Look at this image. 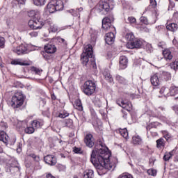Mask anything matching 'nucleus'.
<instances>
[{"label": "nucleus", "instance_id": "864d4df0", "mask_svg": "<svg viewBox=\"0 0 178 178\" xmlns=\"http://www.w3.org/2000/svg\"><path fill=\"white\" fill-rule=\"evenodd\" d=\"M56 40L60 44H63V45H67L66 40L65 39L60 38V37H57Z\"/></svg>", "mask_w": 178, "mask_h": 178}, {"label": "nucleus", "instance_id": "a19ab883", "mask_svg": "<svg viewBox=\"0 0 178 178\" xmlns=\"http://www.w3.org/2000/svg\"><path fill=\"white\" fill-rule=\"evenodd\" d=\"M33 1L36 6H44L47 2L46 0H33Z\"/></svg>", "mask_w": 178, "mask_h": 178}, {"label": "nucleus", "instance_id": "4d7b16f0", "mask_svg": "<svg viewBox=\"0 0 178 178\" xmlns=\"http://www.w3.org/2000/svg\"><path fill=\"white\" fill-rule=\"evenodd\" d=\"M73 151L75 154H83V150L80 147H74Z\"/></svg>", "mask_w": 178, "mask_h": 178}, {"label": "nucleus", "instance_id": "8fccbe9b", "mask_svg": "<svg viewBox=\"0 0 178 178\" xmlns=\"http://www.w3.org/2000/svg\"><path fill=\"white\" fill-rule=\"evenodd\" d=\"M136 20L134 17H129L127 21V23H129L130 24H134L136 23Z\"/></svg>", "mask_w": 178, "mask_h": 178}, {"label": "nucleus", "instance_id": "a18cd8bd", "mask_svg": "<svg viewBox=\"0 0 178 178\" xmlns=\"http://www.w3.org/2000/svg\"><path fill=\"white\" fill-rule=\"evenodd\" d=\"M116 81L120 82L121 84H124V83H127L126 79L124 77L121 76L120 75L116 76Z\"/></svg>", "mask_w": 178, "mask_h": 178}, {"label": "nucleus", "instance_id": "f704fd0d", "mask_svg": "<svg viewBox=\"0 0 178 178\" xmlns=\"http://www.w3.org/2000/svg\"><path fill=\"white\" fill-rule=\"evenodd\" d=\"M160 94H161V95H163L164 97H169L170 96L169 88L166 86H163L160 89Z\"/></svg>", "mask_w": 178, "mask_h": 178}, {"label": "nucleus", "instance_id": "20e7f679", "mask_svg": "<svg viewBox=\"0 0 178 178\" xmlns=\"http://www.w3.org/2000/svg\"><path fill=\"white\" fill-rule=\"evenodd\" d=\"M92 46L90 44H87L81 56V61L83 66H87V63L90 61V58H92Z\"/></svg>", "mask_w": 178, "mask_h": 178}, {"label": "nucleus", "instance_id": "c9c22d12", "mask_svg": "<svg viewBox=\"0 0 178 178\" xmlns=\"http://www.w3.org/2000/svg\"><path fill=\"white\" fill-rule=\"evenodd\" d=\"M75 109H77V111H79L81 112L83 111V104H81V100L77 99L74 105Z\"/></svg>", "mask_w": 178, "mask_h": 178}, {"label": "nucleus", "instance_id": "4be33fe9", "mask_svg": "<svg viewBox=\"0 0 178 178\" xmlns=\"http://www.w3.org/2000/svg\"><path fill=\"white\" fill-rule=\"evenodd\" d=\"M128 60L126 56H122L120 57V66L121 69H126L127 67Z\"/></svg>", "mask_w": 178, "mask_h": 178}, {"label": "nucleus", "instance_id": "bf43d9fd", "mask_svg": "<svg viewBox=\"0 0 178 178\" xmlns=\"http://www.w3.org/2000/svg\"><path fill=\"white\" fill-rule=\"evenodd\" d=\"M175 1H170V4H169L168 8H169L170 9H172V8H175Z\"/></svg>", "mask_w": 178, "mask_h": 178}, {"label": "nucleus", "instance_id": "7ed1b4c3", "mask_svg": "<svg viewBox=\"0 0 178 178\" xmlns=\"http://www.w3.org/2000/svg\"><path fill=\"white\" fill-rule=\"evenodd\" d=\"M24 104V95L22 92H17L11 99L10 106L15 110L20 109Z\"/></svg>", "mask_w": 178, "mask_h": 178}, {"label": "nucleus", "instance_id": "cd10ccee", "mask_svg": "<svg viewBox=\"0 0 178 178\" xmlns=\"http://www.w3.org/2000/svg\"><path fill=\"white\" fill-rule=\"evenodd\" d=\"M166 29L169 31H177L178 29V24L176 23H170L166 24Z\"/></svg>", "mask_w": 178, "mask_h": 178}, {"label": "nucleus", "instance_id": "72a5a7b5", "mask_svg": "<svg viewBox=\"0 0 178 178\" xmlns=\"http://www.w3.org/2000/svg\"><path fill=\"white\" fill-rule=\"evenodd\" d=\"M83 178H94V171L92 170H86L83 172Z\"/></svg>", "mask_w": 178, "mask_h": 178}, {"label": "nucleus", "instance_id": "37998d69", "mask_svg": "<svg viewBox=\"0 0 178 178\" xmlns=\"http://www.w3.org/2000/svg\"><path fill=\"white\" fill-rule=\"evenodd\" d=\"M161 133L166 141H169V138H172V135L168 131H161Z\"/></svg>", "mask_w": 178, "mask_h": 178}, {"label": "nucleus", "instance_id": "49530a36", "mask_svg": "<svg viewBox=\"0 0 178 178\" xmlns=\"http://www.w3.org/2000/svg\"><path fill=\"white\" fill-rule=\"evenodd\" d=\"M65 126L66 127H70V129L73 128V120L72 119H67L65 120Z\"/></svg>", "mask_w": 178, "mask_h": 178}, {"label": "nucleus", "instance_id": "423d86ee", "mask_svg": "<svg viewBox=\"0 0 178 178\" xmlns=\"http://www.w3.org/2000/svg\"><path fill=\"white\" fill-rule=\"evenodd\" d=\"M44 24V20H42L41 17L29 20L28 22V26L31 30H41Z\"/></svg>", "mask_w": 178, "mask_h": 178}, {"label": "nucleus", "instance_id": "5701e85b", "mask_svg": "<svg viewBox=\"0 0 178 178\" xmlns=\"http://www.w3.org/2000/svg\"><path fill=\"white\" fill-rule=\"evenodd\" d=\"M103 76H104V79L107 81H108V83H112V81H113V78L111 75V72H109V70L105 69L103 71Z\"/></svg>", "mask_w": 178, "mask_h": 178}, {"label": "nucleus", "instance_id": "ddd939ff", "mask_svg": "<svg viewBox=\"0 0 178 178\" xmlns=\"http://www.w3.org/2000/svg\"><path fill=\"white\" fill-rule=\"evenodd\" d=\"M44 161L46 163H47V165H50V166L56 165V157L51 154L45 156Z\"/></svg>", "mask_w": 178, "mask_h": 178}, {"label": "nucleus", "instance_id": "338daca9", "mask_svg": "<svg viewBox=\"0 0 178 178\" xmlns=\"http://www.w3.org/2000/svg\"><path fill=\"white\" fill-rule=\"evenodd\" d=\"M147 47L149 48H150L149 51V52H151V49H152V47L151 46V44H147Z\"/></svg>", "mask_w": 178, "mask_h": 178}, {"label": "nucleus", "instance_id": "6e6d98bb", "mask_svg": "<svg viewBox=\"0 0 178 178\" xmlns=\"http://www.w3.org/2000/svg\"><path fill=\"white\" fill-rule=\"evenodd\" d=\"M119 178H133V176L129 173H124L121 175Z\"/></svg>", "mask_w": 178, "mask_h": 178}, {"label": "nucleus", "instance_id": "f03ea898", "mask_svg": "<svg viewBox=\"0 0 178 178\" xmlns=\"http://www.w3.org/2000/svg\"><path fill=\"white\" fill-rule=\"evenodd\" d=\"M69 2V0H52L47 4V12L55 13L59 10H63V6Z\"/></svg>", "mask_w": 178, "mask_h": 178}, {"label": "nucleus", "instance_id": "5fc2aeb1", "mask_svg": "<svg viewBox=\"0 0 178 178\" xmlns=\"http://www.w3.org/2000/svg\"><path fill=\"white\" fill-rule=\"evenodd\" d=\"M5 47V38L0 36V48Z\"/></svg>", "mask_w": 178, "mask_h": 178}, {"label": "nucleus", "instance_id": "de8ad7c7", "mask_svg": "<svg viewBox=\"0 0 178 178\" xmlns=\"http://www.w3.org/2000/svg\"><path fill=\"white\" fill-rule=\"evenodd\" d=\"M170 67H171V69H173L174 70H178V60L172 62L170 64Z\"/></svg>", "mask_w": 178, "mask_h": 178}, {"label": "nucleus", "instance_id": "4c0bfd02", "mask_svg": "<svg viewBox=\"0 0 178 178\" xmlns=\"http://www.w3.org/2000/svg\"><path fill=\"white\" fill-rule=\"evenodd\" d=\"M174 154H173V151H171V152H165L163 157V161H169L170 159H171L172 156H173Z\"/></svg>", "mask_w": 178, "mask_h": 178}, {"label": "nucleus", "instance_id": "473e14b6", "mask_svg": "<svg viewBox=\"0 0 178 178\" xmlns=\"http://www.w3.org/2000/svg\"><path fill=\"white\" fill-rule=\"evenodd\" d=\"M132 143H134V145H141V144H143V139H141L140 136H133Z\"/></svg>", "mask_w": 178, "mask_h": 178}, {"label": "nucleus", "instance_id": "680f3d73", "mask_svg": "<svg viewBox=\"0 0 178 178\" xmlns=\"http://www.w3.org/2000/svg\"><path fill=\"white\" fill-rule=\"evenodd\" d=\"M172 109L175 112V113L178 115V105L172 106Z\"/></svg>", "mask_w": 178, "mask_h": 178}, {"label": "nucleus", "instance_id": "c756f323", "mask_svg": "<svg viewBox=\"0 0 178 178\" xmlns=\"http://www.w3.org/2000/svg\"><path fill=\"white\" fill-rule=\"evenodd\" d=\"M169 94L170 97H175L178 94V87L174 85H172L169 88Z\"/></svg>", "mask_w": 178, "mask_h": 178}, {"label": "nucleus", "instance_id": "7c9ffc66", "mask_svg": "<svg viewBox=\"0 0 178 178\" xmlns=\"http://www.w3.org/2000/svg\"><path fill=\"white\" fill-rule=\"evenodd\" d=\"M56 116V118H60V119H65V118H67V116H69V113H67V111L65 110H63L57 112Z\"/></svg>", "mask_w": 178, "mask_h": 178}, {"label": "nucleus", "instance_id": "f8f14e48", "mask_svg": "<svg viewBox=\"0 0 178 178\" xmlns=\"http://www.w3.org/2000/svg\"><path fill=\"white\" fill-rule=\"evenodd\" d=\"M150 81L152 86H154V87H158V86L161 84V81L159 74L158 73L153 74L150 77Z\"/></svg>", "mask_w": 178, "mask_h": 178}, {"label": "nucleus", "instance_id": "393cba45", "mask_svg": "<svg viewBox=\"0 0 178 178\" xmlns=\"http://www.w3.org/2000/svg\"><path fill=\"white\" fill-rule=\"evenodd\" d=\"M163 55L165 60H172L173 59V55H172V51L170 49H165L163 51Z\"/></svg>", "mask_w": 178, "mask_h": 178}, {"label": "nucleus", "instance_id": "4468645a", "mask_svg": "<svg viewBox=\"0 0 178 178\" xmlns=\"http://www.w3.org/2000/svg\"><path fill=\"white\" fill-rule=\"evenodd\" d=\"M11 65H19V66H29L30 62L23 58H17L11 61Z\"/></svg>", "mask_w": 178, "mask_h": 178}, {"label": "nucleus", "instance_id": "0e129e2a", "mask_svg": "<svg viewBox=\"0 0 178 178\" xmlns=\"http://www.w3.org/2000/svg\"><path fill=\"white\" fill-rule=\"evenodd\" d=\"M46 178H56L52 174L48 173L46 175Z\"/></svg>", "mask_w": 178, "mask_h": 178}, {"label": "nucleus", "instance_id": "39448f33", "mask_svg": "<svg viewBox=\"0 0 178 178\" xmlns=\"http://www.w3.org/2000/svg\"><path fill=\"white\" fill-rule=\"evenodd\" d=\"M95 90H97V85L95 82L89 80L86 81L83 84V92L88 97H90L95 93Z\"/></svg>", "mask_w": 178, "mask_h": 178}, {"label": "nucleus", "instance_id": "58836bf2", "mask_svg": "<svg viewBox=\"0 0 178 178\" xmlns=\"http://www.w3.org/2000/svg\"><path fill=\"white\" fill-rule=\"evenodd\" d=\"M156 8V1L155 0H150V4L149 6L145 9V10H152V9H155Z\"/></svg>", "mask_w": 178, "mask_h": 178}, {"label": "nucleus", "instance_id": "a211bd4d", "mask_svg": "<svg viewBox=\"0 0 178 178\" xmlns=\"http://www.w3.org/2000/svg\"><path fill=\"white\" fill-rule=\"evenodd\" d=\"M105 41L108 45H112L115 42V34L112 32L106 33Z\"/></svg>", "mask_w": 178, "mask_h": 178}, {"label": "nucleus", "instance_id": "412c9836", "mask_svg": "<svg viewBox=\"0 0 178 178\" xmlns=\"http://www.w3.org/2000/svg\"><path fill=\"white\" fill-rule=\"evenodd\" d=\"M67 12L68 13H70L72 16H74V17L78 16L79 19H80V12H83V8L80 7L79 8H76V10H67Z\"/></svg>", "mask_w": 178, "mask_h": 178}, {"label": "nucleus", "instance_id": "ea45409f", "mask_svg": "<svg viewBox=\"0 0 178 178\" xmlns=\"http://www.w3.org/2000/svg\"><path fill=\"white\" fill-rule=\"evenodd\" d=\"M24 130L26 134H33V133L35 131V129H34V127H27V124L26 127H25V129H24Z\"/></svg>", "mask_w": 178, "mask_h": 178}, {"label": "nucleus", "instance_id": "9d476101", "mask_svg": "<svg viewBox=\"0 0 178 178\" xmlns=\"http://www.w3.org/2000/svg\"><path fill=\"white\" fill-rule=\"evenodd\" d=\"M116 104H118L119 106L123 108V109H126L128 112H130V111L133 109V104L127 100L118 99L116 100Z\"/></svg>", "mask_w": 178, "mask_h": 178}, {"label": "nucleus", "instance_id": "09e8293b", "mask_svg": "<svg viewBox=\"0 0 178 178\" xmlns=\"http://www.w3.org/2000/svg\"><path fill=\"white\" fill-rule=\"evenodd\" d=\"M29 156H31V158H33L35 162H40V156L35 155L34 153H31L29 155Z\"/></svg>", "mask_w": 178, "mask_h": 178}, {"label": "nucleus", "instance_id": "2eb2a0df", "mask_svg": "<svg viewBox=\"0 0 178 178\" xmlns=\"http://www.w3.org/2000/svg\"><path fill=\"white\" fill-rule=\"evenodd\" d=\"M84 142L87 147H89V148H92V147H94V137L92 135H91V134H88L86 136Z\"/></svg>", "mask_w": 178, "mask_h": 178}, {"label": "nucleus", "instance_id": "e2e57ef3", "mask_svg": "<svg viewBox=\"0 0 178 178\" xmlns=\"http://www.w3.org/2000/svg\"><path fill=\"white\" fill-rule=\"evenodd\" d=\"M19 5H24L26 3V0H16Z\"/></svg>", "mask_w": 178, "mask_h": 178}, {"label": "nucleus", "instance_id": "2f4dec72", "mask_svg": "<svg viewBox=\"0 0 178 178\" xmlns=\"http://www.w3.org/2000/svg\"><path fill=\"white\" fill-rule=\"evenodd\" d=\"M8 140H9V136L5 133V131H0V141H3L4 144H8Z\"/></svg>", "mask_w": 178, "mask_h": 178}, {"label": "nucleus", "instance_id": "13d9d810", "mask_svg": "<svg viewBox=\"0 0 178 178\" xmlns=\"http://www.w3.org/2000/svg\"><path fill=\"white\" fill-rule=\"evenodd\" d=\"M139 29L140 31H145L146 33H148V31H149V29H148V28H147V26H145V25H140Z\"/></svg>", "mask_w": 178, "mask_h": 178}, {"label": "nucleus", "instance_id": "3c124183", "mask_svg": "<svg viewBox=\"0 0 178 178\" xmlns=\"http://www.w3.org/2000/svg\"><path fill=\"white\" fill-rule=\"evenodd\" d=\"M147 174L149 176H156V170H154V169H149L147 170Z\"/></svg>", "mask_w": 178, "mask_h": 178}, {"label": "nucleus", "instance_id": "bb28decb", "mask_svg": "<svg viewBox=\"0 0 178 178\" xmlns=\"http://www.w3.org/2000/svg\"><path fill=\"white\" fill-rule=\"evenodd\" d=\"M16 127L19 130V131H22V130H24V129L27 127V122L17 121V123L16 124Z\"/></svg>", "mask_w": 178, "mask_h": 178}, {"label": "nucleus", "instance_id": "dca6fc26", "mask_svg": "<svg viewBox=\"0 0 178 178\" xmlns=\"http://www.w3.org/2000/svg\"><path fill=\"white\" fill-rule=\"evenodd\" d=\"M159 76L160 77L161 81H169L170 79H172V76L170 75V73L168 72H160L158 73Z\"/></svg>", "mask_w": 178, "mask_h": 178}, {"label": "nucleus", "instance_id": "6e6552de", "mask_svg": "<svg viewBox=\"0 0 178 178\" xmlns=\"http://www.w3.org/2000/svg\"><path fill=\"white\" fill-rule=\"evenodd\" d=\"M113 8V7H111L108 2L104 1H99L95 6V9L97 12H102V10L109 12Z\"/></svg>", "mask_w": 178, "mask_h": 178}, {"label": "nucleus", "instance_id": "b1692460", "mask_svg": "<svg viewBox=\"0 0 178 178\" xmlns=\"http://www.w3.org/2000/svg\"><path fill=\"white\" fill-rule=\"evenodd\" d=\"M28 16L33 19H38L41 17V13L37 10H32L28 13Z\"/></svg>", "mask_w": 178, "mask_h": 178}, {"label": "nucleus", "instance_id": "0eeeda50", "mask_svg": "<svg viewBox=\"0 0 178 178\" xmlns=\"http://www.w3.org/2000/svg\"><path fill=\"white\" fill-rule=\"evenodd\" d=\"M115 20L113 15H110L108 17H106L102 19V29L105 30V31H112L113 29V26H112V23Z\"/></svg>", "mask_w": 178, "mask_h": 178}, {"label": "nucleus", "instance_id": "774afa93", "mask_svg": "<svg viewBox=\"0 0 178 178\" xmlns=\"http://www.w3.org/2000/svg\"><path fill=\"white\" fill-rule=\"evenodd\" d=\"M71 178H79V177H77V175H74Z\"/></svg>", "mask_w": 178, "mask_h": 178}, {"label": "nucleus", "instance_id": "69168bd1", "mask_svg": "<svg viewBox=\"0 0 178 178\" xmlns=\"http://www.w3.org/2000/svg\"><path fill=\"white\" fill-rule=\"evenodd\" d=\"M51 99H53L54 101H55V99H56V96H55V94H51Z\"/></svg>", "mask_w": 178, "mask_h": 178}, {"label": "nucleus", "instance_id": "e433bc0d", "mask_svg": "<svg viewBox=\"0 0 178 178\" xmlns=\"http://www.w3.org/2000/svg\"><path fill=\"white\" fill-rule=\"evenodd\" d=\"M119 133L126 140L129 139V132L127 131V129H120Z\"/></svg>", "mask_w": 178, "mask_h": 178}, {"label": "nucleus", "instance_id": "f3484780", "mask_svg": "<svg viewBox=\"0 0 178 178\" xmlns=\"http://www.w3.org/2000/svg\"><path fill=\"white\" fill-rule=\"evenodd\" d=\"M6 170L8 173H17L20 172V168L18 165H7L6 167Z\"/></svg>", "mask_w": 178, "mask_h": 178}, {"label": "nucleus", "instance_id": "6ab92c4d", "mask_svg": "<svg viewBox=\"0 0 178 178\" xmlns=\"http://www.w3.org/2000/svg\"><path fill=\"white\" fill-rule=\"evenodd\" d=\"M92 102L97 108H102V96L97 95L92 100Z\"/></svg>", "mask_w": 178, "mask_h": 178}, {"label": "nucleus", "instance_id": "c03bdc74", "mask_svg": "<svg viewBox=\"0 0 178 178\" xmlns=\"http://www.w3.org/2000/svg\"><path fill=\"white\" fill-rule=\"evenodd\" d=\"M140 22L141 23H143L144 24H154L156 21L154 20L153 22H148V19L145 17H140Z\"/></svg>", "mask_w": 178, "mask_h": 178}, {"label": "nucleus", "instance_id": "1a4fd4ad", "mask_svg": "<svg viewBox=\"0 0 178 178\" xmlns=\"http://www.w3.org/2000/svg\"><path fill=\"white\" fill-rule=\"evenodd\" d=\"M12 51L17 54V55H23V54H27V45L20 44L19 46L16 45V43L13 44V47Z\"/></svg>", "mask_w": 178, "mask_h": 178}, {"label": "nucleus", "instance_id": "603ef678", "mask_svg": "<svg viewBox=\"0 0 178 178\" xmlns=\"http://www.w3.org/2000/svg\"><path fill=\"white\" fill-rule=\"evenodd\" d=\"M31 71L32 72H34V73L35 74H41L42 70H40V69L37 68V67H33L31 68Z\"/></svg>", "mask_w": 178, "mask_h": 178}, {"label": "nucleus", "instance_id": "79ce46f5", "mask_svg": "<svg viewBox=\"0 0 178 178\" xmlns=\"http://www.w3.org/2000/svg\"><path fill=\"white\" fill-rule=\"evenodd\" d=\"M125 37L128 42H131L132 41H134V40L136 39V38L134 37V34H133V33H127Z\"/></svg>", "mask_w": 178, "mask_h": 178}, {"label": "nucleus", "instance_id": "aec40b11", "mask_svg": "<svg viewBox=\"0 0 178 178\" xmlns=\"http://www.w3.org/2000/svg\"><path fill=\"white\" fill-rule=\"evenodd\" d=\"M44 49L47 54H55V52H56V47L55 44H48L44 46Z\"/></svg>", "mask_w": 178, "mask_h": 178}, {"label": "nucleus", "instance_id": "9b49d317", "mask_svg": "<svg viewBox=\"0 0 178 178\" xmlns=\"http://www.w3.org/2000/svg\"><path fill=\"white\" fill-rule=\"evenodd\" d=\"M143 45V42L138 39H134L131 42L127 43V48L129 49H134V48L140 49Z\"/></svg>", "mask_w": 178, "mask_h": 178}, {"label": "nucleus", "instance_id": "a878e982", "mask_svg": "<svg viewBox=\"0 0 178 178\" xmlns=\"http://www.w3.org/2000/svg\"><path fill=\"white\" fill-rule=\"evenodd\" d=\"M156 147L159 148V149H163L165 148V146L166 145V142L165 141V139L163 138H160L156 141Z\"/></svg>", "mask_w": 178, "mask_h": 178}, {"label": "nucleus", "instance_id": "c85d7f7f", "mask_svg": "<svg viewBox=\"0 0 178 178\" xmlns=\"http://www.w3.org/2000/svg\"><path fill=\"white\" fill-rule=\"evenodd\" d=\"M32 127H35V129H40L41 126L44 125V120H34L32 123Z\"/></svg>", "mask_w": 178, "mask_h": 178}, {"label": "nucleus", "instance_id": "f257e3e1", "mask_svg": "<svg viewBox=\"0 0 178 178\" xmlns=\"http://www.w3.org/2000/svg\"><path fill=\"white\" fill-rule=\"evenodd\" d=\"M111 158V152L102 142L99 141L92 151L90 161L97 169L99 175H105L108 170H113L116 168L118 159Z\"/></svg>", "mask_w": 178, "mask_h": 178}, {"label": "nucleus", "instance_id": "052dcab7", "mask_svg": "<svg viewBox=\"0 0 178 178\" xmlns=\"http://www.w3.org/2000/svg\"><path fill=\"white\" fill-rule=\"evenodd\" d=\"M29 35L31 37H37L38 35V33L35 32V31H33L29 33Z\"/></svg>", "mask_w": 178, "mask_h": 178}]
</instances>
